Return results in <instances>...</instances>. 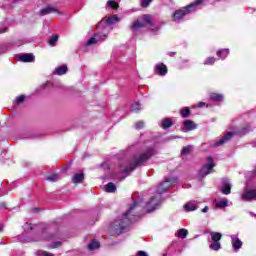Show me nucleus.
<instances>
[{
    "instance_id": "nucleus-55",
    "label": "nucleus",
    "mask_w": 256,
    "mask_h": 256,
    "mask_svg": "<svg viewBox=\"0 0 256 256\" xmlns=\"http://www.w3.org/2000/svg\"><path fill=\"white\" fill-rule=\"evenodd\" d=\"M176 244H177V242H172V245L170 246V248L174 247Z\"/></svg>"
},
{
    "instance_id": "nucleus-3",
    "label": "nucleus",
    "mask_w": 256,
    "mask_h": 256,
    "mask_svg": "<svg viewBox=\"0 0 256 256\" xmlns=\"http://www.w3.org/2000/svg\"><path fill=\"white\" fill-rule=\"evenodd\" d=\"M157 153V148L155 146H149L143 153L133 156V161L122 170V173L124 174L122 179L129 177V175H131V173H133V171L137 169V167H145V165H147V162L152 157H155Z\"/></svg>"
},
{
    "instance_id": "nucleus-6",
    "label": "nucleus",
    "mask_w": 256,
    "mask_h": 256,
    "mask_svg": "<svg viewBox=\"0 0 256 256\" xmlns=\"http://www.w3.org/2000/svg\"><path fill=\"white\" fill-rule=\"evenodd\" d=\"M205 0H195L194 2L190 3L189 5L182 7L181 9L176 10L172 15V21L175 23H181L185 15H189L191 13H195L199 5H203Z\"/></svg>"
},
{
    "instance_id": "nucleus-20",
    "label": "nucleus",
    "mask_w": 256,
    "mask_h": 256,
    "mask_svg": "<svg viewBox=\"0 0 256 256\" xmlns=\"http://www.w3.org/2000/svg\"><path fill=\"white\" fill-rule=\"evenodd\" d=\"M230 50L228 48L220 49L216 52L217 57L224 61V59H227L229 57Z\"/></svg>"
},
{
    "instance_id": "nucleus-57",
    "label": "nucleus",
    "mask_w": 256,
    "mask_h": 256,
    "mask_svg": "<svg viewBox=\"0 0 256 256\" xmlns=\"http://www.w3.org/2000/svg\"><path fill=\"white\" fill-rule=\"evenodd\" d=\"M102 179H107V176H103Z\"/></svg>"
},
{
    "instance_id": "nucleus-33",
    "label": "nucleus",
    "mask_w": 256,
    "mask_h": 256,
    "mask_svg": "<svg viewBox=\"0 0 256 256\" xmlns=\"http://www.w3.org/2000/svg\"><path fill=\"white\" fill-rule=\"evenodd\" d=\"M46 181H51L52 183H55V181H59V175L51 174L50 176L46 177Z\"/></svg>"
},
{
    "instance_id": "nucleus-58",
    "label": "nucleus",
    "mask_w": 256,
    "mask_h": 256,
    "mask_svg": "<svg viewBox=\"0 0 256 256\" xmlns=\"http://www.w3.org/2000/svg\"><path fill=\"white\" fill-rule=\"evenodd\" d=\"M17 1H19V0H14L13 3H17Z\"/></svg>"
},
{
    "instance_id": "nucleus-17",
    "label": "nucleus",
    "mask_w": 256,
    "mask_h": 256,
    "mask_svg": "<svg viewBox=\"0 0 256 256\" xmlns=\"http://www.w3.org/2000/svg\"><path fill=\"white\" fill-rule=\"evenodd\" d=\"M18 60L22 63H33V61H35V56L33 54H20Z\"/></svg>"
},
{
    "instance_id": "nucleus-34",
    "label": "nucleus",
    "mask_w": 256,
    "mask_h": 256,
    "mask_svg": "<svg viewBox=\"0 0 256 256\" xmlns=\"http://www.w3.org/2000/svg\"><path fill=\"white\" fill-rule=\"evenodd\" d=\"M151 3H153V0H140V6L143 7V9H147Z\"/></svg>"
},
{
    "instance_id": "nucleus-31",
    "label": "nucleus",
    "mask_w": 256,
    "mask_h": 256,
    "mask_svg": "<svg viewBox=\"0 0 256 256\" xmlns=\"http://www.w3.org/2000/svg\"><path fill=\"white\" fill-rule=\"evenodd\" d=\"M87 247L89 251H95V249H97V239H93Z\"/></svg>"
},
{
    "instance_id": "nucleus-50",
    "label": "nucleus",
    "mask_w": 256,
    "mask_h": 256,
    "mask_svg": "<svg viewBox=\"0 0 256 256\" xmlns=\"http://www.w3.org/2000/svg\"><path fill=\"white\" fill-rule=\"evenodd\" d=\"M3 33H7V28H0V35Z\"/></svg>"
},
{
    "instance_id": "nucleus-13",
    "label": "nucleus",
    "mask_w": 256,
    "mask_h": 256,
    "mask_svg": "<svg viewBox=\"0 0 256 256\" xmlns=\"http://www.w3.org/2000/svg\"><path fill=\"white\" fill-rule=\"evenodd\" d=\"M241 199L242 201H247V202H251V201H255V195L253 192V189H247V187L244 188V192L241 195Z\"/></svg>"
},
{
    "instance_id": "nucleus-7",
    "label": "nucleus",
    "mask_w": 256,
    "mask_h": 256,
    "mask_svg": "<svg viewBox=\"0 0 256 256\" xmlns=\"http://www.w3.org/2000/svg\"><path fill=\"white\" fill-rule=\"evenodd\" d=\"M251 131V126L247 125L244 126L241 129H238L236 131H229L224 136H222L219 140H216L214 143L210 144L211 147H221V145H225V143H229L235 135H238L239 137H244V135H247Z\"/></svg>"
},
{
    "instance_id": "nucleus-2",
    "label": "nucleus",
    "mask_w": 256,
    "mask_h": 256,
    "mask_svg": "<svg viewBox=\"0 0 256 256\" xmlns=\"http://www.w3.org/2000/svg\"><path fill=\"white\" fill-rule=\"evenodd\" d=\"M179 183V179L176 177L165 178L163 182H161L157 189V195H154L150 198V201L146 202V212L153 213L161 205V195L164 193H169V189L173 187V185H177Z\"/></svg>"
},
{
    "instance_id": "nucleus-21",
    "label": "nucleus",
    "mask_w": 256,
    "mask_h": 256,
    "mask_svg": "<svg viewBox=\"0 0 256 256\" xmlns=\"http://www.w3.org/2000/svg\"><path fill=\"white\" fill-rule=\"evenodd\" d=\"M83 181H85L84 173H77V174H74L72 177V183L74 184L83 183Z\"/></svg>"
},
{
    "instance_id": "nucleus-12",
    "label": "nucleus",
    "mask_w": 256,
    "mask_h": 256,
    "mask_svg": "<svg viewBox=\"0 0 256 256\" xmlns=\"http://www.w3.org/2000/svg\"><path fill=\"white\" fill-rule=\"evenodd\" d=\"M231 187V182H229L227 178H223L219 191H221L223 195H231Z\"/></svg>"
},
{
    "instance_id": "nucleus-30",
    "label": "nucleus",
    "mask_w": 256,
    "mask_h": 256,
    "mask_svg": "<svg viewBox=\"0 0 256 256\" xmlns=\"http://www.w3.org/2000/svg\"><path fill=\"white\" fill-rule=\"evenodd\" d=\"M97 34H94L93 37L89 38L88 41L86 42L85 46L86 47H91V45H95L97 43Z\"/></svg>"
},
{
    "instance_id": "nucleus-22",
    "label": "nucleus",
    "mask_w": 256,
    "mask_h": 256,
    "mask_svg": "<svg viewBox=\"0 0 256 256\" xmlns=\"http://www.w3.org/2000/svg\"><path fill=\"white\" fill-rule=\"evenodd\" d=\"M183 126L187 131H194L197 129V124H195L192 120H186L183 122Z\"/></svg>"
},
{
    "instance_id": "nucleus-43",
    "label": "nucleus",
    "mask_w": 256,
    "mask_h": 256,
    "mask_svg": "<svg viewBox=\"0 0 256 256\" xmlns=\"http://www.w3.org/2000/svg\"><path fill=\"white\" fill-rule=\"evenodd\" d=\"M136 256H149V254L143 250H139L136 252Z\"/></svg>"
},
{
    "instance_id": "nucleus-27",
    "label": "nucleus",
    "mask_w": 256,
    "mask_h": 256,
    "mask_svg": "<svg viewBox=\"0 0 256 256\" xmlns=\"http://www.w3.org/2000/svg\"><path fill=\"white\" fill-rule=\"evenodd\" d=\"M191 151H193V145L184 146L181 150L182 157L190 155Z\"/></svg>"
},
{
    "instance_id": "nucleus-23",
    "label": "nucleus",
    "mask_w": 256,
    "mask_h": 256,
    "mask_svg": "<svg viewBox=\"0 0 256 256\" xmlns=\"http://www.w3.org/2000/svg\"><path fill=\"white\" fill-rule=\"evenodd\" d=\"M104 191L106 193H115V191H117V185L113 182H109L104 186Z\"/></svg>"
},
{
    "instance_id": "nucleus-52",
    "label": "nucleus",
    "mask_w": 256,
    "mask_h": 256,
    "mask_svg": "<svg viewBox=\"0 0 256 256\" xmlns=\"http://www.w3.org/2000/svg\"><path fill=\"white\" fill-rule=\"evenodd\" d=\"M253 193H254V201H256V189H253Z\"/></svg>"
},
{
    "instance_id": "nucleus-42",
    "label": "nucleus",
    "mask_w": 256,
    "mask_h": 256,
    "mask_svg": "<svg viewBox=\"0 0 256 256\" xmlns=\"http://www.w3.org/2000/svg\"><path fill=\"white\" fill-rule=\"evenodd\" d=\"M38 255H40V256H54L52 253H49L47 251H38Z\"/></svg>"
},
{
    "instance_id": "nucleus-49",
    "label": "nucleus",
    "mask_w": 256,
    "mask_h": 256,
    "mask_svg": "<svg viewBox=\"0 0 256 256\" xmlns=\"http://www.w3.org/2000/svg\"><path fill=\"white\" fill-rule=\"evenodd\" d=\"M209 211V206H205L203 209H202V213H207Z\"/></svg>"
},
{
    "instance_id": "nucleus-11",
    "label": "nucleus",
    "mask_w": 256,
    "mask_h": 256,
    "mask_svg": "<svg viewBox=\"0 0 256 256\" xmlns=\"http://www.w3.org/2000/svg\"><path fill=\"white\" fill-rule=\"evenodd\" d=\"M230 239H231V245L234 252L239 253V250L241 249V247H243V241L239 239V235L237 234L230 235Z\"/></svg>"
},
{
    "instance_id": "nucleus-39",
    "label": "nucleus",
    "mask_w": 256,
    "mask_h": 256,
    "mask_svg": "<svg viewBox=\"0 0 256 256\" xmlns=\"http://www.w3.org/2000/svg\"><path fill=\"white\" fill-rule=\"evenodd\" d=\"M48 247L49 249H57V247H61V241L52 242Z\"/></svg>"
},
{
    "instance_id": "nucleus-36",
    "label": "nucleus",
    "mask_w": 256,
    "mask_h": 256,
    "mask_svg": "<svg viewBox=\"0 0 256 256\" xmlns=\"http://www.w3.org/2000/svg\"><path fill=\"white\" fill-rule=\"evenodd\" d=\"M37 227H39V225L26 223L25 231H33V230L37 229Z\"/></svg>"
},
{
    "instance_id": "nucleus-37",
    "label": "nucleus",
    "mask_w": 256,
    "mask_h": 256,
    "mask_svg": "<svg viewBox=\"0 0 256 256\" xmlns=\"http://www.w3.org/2000/svg\"><path fill=\"white\" fill-rule=\"evenodd\" d=\"M215 61H217V59H215V57H208L204 61V65H214Z\"/></svg>"
},
{
    "instance_id": "nucleus-47",
    "label": "nucleus",
    "mask_w": 256,
    "mask_h": 256,
    "mask_svg": "<svg viewBox=\"0 0 256 256\" xmlns=\"http://www.w3.org/2000/svg\"><path fill=\"white\" fill-rule=\"evenodd\" d=\"M117 177H119V173L118 172H113L112 173V179H117Z\"/></svg>"
},
{
    "instance_id": "nucleus-51",
    "label": "nucleus",
    "mask_w": 256,
    "mask_h": 256,
    "mask_svg": "<svg viewBox=\"0 0 256 256\" xmlns=\"http://www.w3.org/2000/svg\"><path fill=\"white\" fill-rule=\"evenodd\" d=\"M251 177H256V168L251 172Z\"/></svg>"
},
{
    "instance_id": "nucleus-29",
    "label": "nucleus",
    "mask_w": 256,
    "mask_h": 256,
    "mask_svg": "<svg viewBox=\"0 0 256 256\" xmlns=\"http://www.w3.org/2000/svg\"><path fill=\"white\" fill-rule=\"evenodd\" d=\"M177 235L179 239H186L187 235H189V231L185 228H181L177 231Z\"/></svg>"
},
{
    "instance_id": "nucleus-44",
    "label": "nucleus",
    "mask_w": 256,
    "mask_h": 256,
    "mask_svg": "<svg viewBox=\"0 0 256 256\" xmlns=\"http://www.w3.org/2000/svg\"><path fill=\"white\" fill-rule=\"evenodd\" d=\"M100 169H109V164L107 162L100 164Z\"/></svg>"
},
{
    "instance_id": "nucleus-19",
    "label": "nucleus",
    "mask_w": 256,
    "mask_h": 256,
    "mask_svg": "<svg viewBox=\"0 0 256 256\" xmlns=\"http://www.w3.org/2000/svg\"><path fill=\"white\" fill-rule=\"evenodd\" d=\"M209 99L210 101H213V103H223L225 97L223 94L211 93Z\"/></svg>"
},
{
    "instance_id": "nucleus-38",
    "label": "nucleus",
    "mask_w": 256,
    "mask_h": 256,
    "mask_svg": "<svg viewBox=\"0 0 256 256\" xmlns=\"http://www.w3.org/2000/svg\"><path fill=\"white\" fill-rule=\"evenodd\" d=\"M181 69H187V67H190L189 65V59H184L180 63Z\"/></svg>"
},
{
    "instance_id": "nucleus-26",
    "label": "nucleus",
    "mask_w": 256,
    "mask_h": 256,
    "mask_svg": "<svg viewBox=\"0 0 256 256\" xmlns=\"http://www.w3.org/2000/svg\"><path fill=\"white\" fill-rule=\"evenodd\" d=\"M69 69L67 68V65H62L57 68H55V75H65Z\"/></svg>"
},
{
    "instance_id": "nucleus-48",
    "label": "nucleus",
    "mask_w": 256,
    "mask_h": 256,
    "mask_svg": "<svg viewBox=\"0 0 256 256\" xmlns=\"http://www.w3.org/2000/svg\"><path fill=\"white\" fill-rule=\"evenodd\" d=\"M197 107H198V108L205 107V102H199V103L197 104Z\"/></svg>"
},
{
    "instance_id": "nucleus-5",
    "label": "nucleus",
    "mask_w": 256,
    "mask_h": 256,
    "mask_svg": "<svg viewBox=\"0 0 256 256\" xmlns=\"http://www.w3.org/2000/svg\"><path fill=\"white\" fill-rule=\"evenodd\" d=\"M146 25H150L149 31L152 33V35H159V31H161V27L165 25V22L153 21L151 15L144 14L142 16V22L137 20L131 25L130 29L131 31H137V29H142Z\"/></svg>"
},
{
    "instance_id": "nucleus-24",
    "label": "nucleus",
    "mask_w": 256,
    "mask_h": 256,
    "mask_svg": "<svg viewBox=\"0 0 256 256\" xmlns=\"http://www.w3.org/2000/svg\"><path fill=\"white\" fill-rule=\"evenodd\" d=\"M162 129H169L170 127H173V120L171 118H164L161 122Z\"/></svg>"
},
{
    "instance_id": "nucleus-1",
    "label": "nucleus",
    "mask_w": 256,
    "mask_h": 256,
    "mask_svg": "<svg viewBox=\"0 0 256 256\" xmlns=\"http://www.w3.org/2000/svg\"><path fill=\"white\" fill-rule=\"evenodd\" d=\"M142 203L143 198L133 199V203L130 205L128 210L110 223L109 233L112 237H119V235L128 233L129 227H131L132 223L141 219V214H133V211H135L137 207L141 206Z\"/></svg>"
},
{
    "instance_id": "nucleus-54",
    "label": "nucleus",
    "mask_w": 256,
    "mask_h": 256,
    "mask_svg": "<svg viewBox=\"0 0 256 256\" xmlns=\"http://www.w3.org/2000/svg\"><path fill=\"white\" fill-rule=\"evenodd\" d=\"M3 232V225L0 224V233Z\"/></svg>"
},
{
    "instance_id": "nucleus-28",
    "label": "nucleus",
    "mask_w": 256,
    "mask_h": 256,
    "mask_svg": "<svg viewBox=\"0 0 256 256\" xmlns=\"http://www.w3.org/2000/svg\"><path fill=\"white\" fill-rule=\"evenodd\" d=\"M180 115L183 119H187L191 115V109L189 107H184L180 110Z\"/></svg>"
},
{
    "instance_id": "nucleus-35",
    "label": "nucleus",
    "mask_w": 256,
    "mask_h": 256,
    "mask_svg": "<svg viewBox=\"0 0 256 256\" xmlns=\"http://www.w3.org/2000/svg\"><path fill=\"white\" fill-rule=\"evenodd\" d=\"M59 41V36L57 35H52L48 41L49 45H51L52 47H54L55 43Z\"/></svg>"
},
{
    "instance_id": "nucleus-25",
    "label": "nucleus",
    "mask_w": 256,
    "mask_h": 256,
    "mask_svg": "<svg viewBox=\"0 0 256 256\" xmlns=\"http://www.w3.org/2000/svg\"><path fill=\"white\" fill-rule=\"evenodd\" d=\"M216 208L217 209H225V207H229V201L227 198H223L220 201L216 202Z\"/></svg>"
},
{
    "instance_id": "nucleus-9",
    "label": "nucleus",
    "mask_w": 256,
    "mask_h": 256,
    "mask_svg": "<svg viewBox=\"0 0 256 256\" xmlns=\"http://www.w3.org/2000/svg\"><path fill=\"white\" fill-rule=\"evenodd\" d=\"M207 163L202 166V168L198 171V179H203L204 177H207L211 171H213V167H215V162L213 160V157L208 156Z\"/></svg>"
},
{
    "instance_id": "nucleus-4",
    "label": "nucleus",
    "mask_w": 256,
    "mask_h": 256,
    "mask_svg": "<svg viewBox=\"0 0 256 256\" xmlns=\"http://www.w3.org/2000/svg\"><path fill=\"white\" fill-rule=\"evenodd\" d=\"M121 21V18L117 15H112L108 18H103L98 24H97V44H101L105 41H107V38L109 37V33L113 31V27L116 25V23H119Z\"/></svg>"
},
{
    "instance_id": "nucleus-8",
    "label": "nucleus",
    "mask_w": 256,
    "mask_h": 256,
    "mask_svg": "<svg viewBox=\"0 0 256 256\" xmlns=\"http://www.w3.org/2000/svg\"><path fill=\"white\" fill-rule=\"evenodd\" d=\"M207 241L208 243H210L209 248L212 251H219L221 249V239H223V234H221V232H213L210 231L209 232Z\"/></svg>"
},
{
    "instance_id": "nucleus-56",
    "label": "nucleus",
    "mask_w": 256,
    "mask_h": 256,
    "mask_svg": "<svg viewBox=\"0 0 256 256\" xmlns=\"http://www.w3.org/2000/svg\"><path fill=\"white\" fill-rule=\"evenodd\" d=\"M34 211H39V208H34Z\"/></svg>"
},
{
    "instance_id": "nucleus-40",
    "label": "nucleus",
    "mask_w": 256,
    "mask_h": 256,
    "mask_svg": "<svg viewBox=\"0 0 256 256\" xmlns=\"http://www.w3.org/2000/svg\"><path fill=\"white\" fill-rule=\"evenodd\" d=\"M23 101H25V95H20L16 98L15 103H16V105H21V103H23Z\"/></svg>"
},
{
    "instance_id": "nucleus-53",
    "label": "nucleus",
    "mask_w": 256,
    "mask_h": 256,
    "mask_svg": "<svg viewBox=\"0 0 256 256\" xmlns=\"http://www.w3.org/2000/svg\"><path fill=\"white\" fill-rule=\"evenodd\" d=\"M101 247V242L97 241V249H100Z\"/></svg>"
},
{
    "instance_id": "nucleus-46",
    "label": "nucleus",
    "mask_w": 256,
    "mask_h": 256,
    "mask_svg": "<svg viewBox=\"0 0 256 256\" xmlns=\"http://www.w3.org/2000/svg\"><path fill=\"white\" fill-rule=\"evenodd\" d=\"M167 55L169 57H175V55H177V52H167Z\"/></svg>"
},
{
    "instance_id": "nucleus-16",
    "label": "nucleus",
    "mask_w": 256,
    "mask_h": 256,
    "mask_svg": "<svg viewBox=\"0 0 256 256\" xmlns=\"http://www.w3.org/2000/svg\"><path fill=\"white\" fill-rule=\"evenodd\" d=\"M167 66L163 63L156 64L154 72L156 75H160L161 77H164V75H167Z\"/></svg>"
},
{
    "instance_id": "nucleus-18",
    "label": "nucleus",
    "mask_w": 256,
    "mask_h": 256,
    "mask_svg": "<svg viewBox=\"0 0 256 256\" xmlns=\"http://www.w3.org/2000/svg\"><path fill=\"white\" fill-rule=\"evenodd\" d=\"M119 9V2L115 0H108L106 5V10L111 11H117Z\"/></svg>"
},
{
    "instance_id": "nucleus-60",
    "label": "nucleus",
    "mask_w": 256,
    "mask_h": 256,
    "mask_svg": "<svg viewBox=\"0 0 256 256\" xmlns=\"http://www.w3.org/2000/svg\"><path fill=\"white\" fill-rule=\"evenodd\" d=\"M164 256H167V254H164Z\"/></svg>"
},
{
    "instance_id": "nucleus-15",
    "label": "nucleus",
    "mask_w": 256,
    "mask_h": 256,
    "mask_svg": "<svg viewBox=\"0 0 256 256\" xmlns=\"http://www.w3.org/2000/svg\"><path fill=\"white\" fill-rule=\"evenodd\" d=\"M183 209L186 213H191L193 211H197L199 209V205H197L195 201H189L184 204Z\"/></svg>"
},
{
    "instance_id": "nucleus-41",
    "label": "nucleus",
    "mask_w": 256,
    "mask_h": 256,
    "mask_svg": "<svg viewBox=\"0 0 256 256\" xmlns=\"http://www.w3.org/2000/svg\"><path fill=\"white\" fill-rule=\"evenodd\" d=\"M143 127H145V122H143V121H138L135 124V129H137L138 131H139V129H143Z\"/></svg>"
},
{
    "instance_id": "nucleus-14",
    "label": "nucleus",
    "mask_w": 256,
    "mask_h": 256,
    "mask_svg": "<svg viewBox=\"0 0 256 256\" xmlns=\"http://www.w3.org/2000/svg\"><path fill=\"white\" fill-rule=\"evenodd\" d=\"M50 13H57L58 15H63L59 9L53 7V6H47L45 8H42L40 10V15L43 17L45 15H50Z\"/></svg>"
},
{
    "instance_id": "nucleus-59",
    "label": "nucleus",
    "mask_w": 256,
    "mask_h": 256,
    "mask_svg": "<svg viewBox=\"0 0 256 256\" xmlns=\"http://www.w3.org/2000/svg\"><path fill=\"white\" fill-rule=\"evenodd\" d=\"M197 237H199V235L195 236L194 239H197Z\"/></svg>"
},
{
    "instance_id": "nucleus-45",
    "label": "nucleus",
    "mask_w": 256,
    "mask_h": 256,
    "mask_svg": "<svg viewBox=\"0 0 256 256\" xmlns=\"http://www.w3.org/2000/svg\"><path fill=\"white\" fill-rule=\"evenodd\" d=\"M0 209H7V204L5 202L0 203Z\"/></svg>"
},
{
    "instance_id": "nucleus-32",
    "label": "nucleus",
    "mask_w": 256,
    "mask_h": 256,
    "mask_svg": "<svg viewBox=\"0 0 256 256\" xmlns=\"http://www.w3.org/2000/svg\"><path fill=\"white\" fill-rule=\"evenodd\" d=\"M131 111H135L136 113L141 111V103L139 102H134L132 105H131Z\"/></svg>"
},
{
    "instance_id": "nucleus-10",
    "label": "nucleus",
    "mask_w": 256,
    "mask_h": 256,
    "mask_svg": "<svg viewBox=\"0 0 256 256\" xmlns=\"http://www.w3.org/2000/svg\"><path fill=\"white\" fill-rule=\"evenodd\" d=\"M52 239H55V234H51V229H49V227H44L42 228L41 236L35 237L32 241H47Z\"/></svg>"
}]
</instances>
